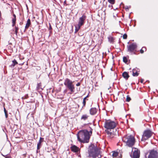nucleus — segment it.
Returning <instances> with one entry per match:
<instances>
[{"mask_svg": "<svg viewBox=\"0 0 158 158\" xmlns=\"http://www.w3.org/2000/svg\"><path fill=\"white\" fill-rule=\"evenodd\" d=\"M88 155L86 158H100L101 157L100 147L95 144H91L88 148Z\"/></svg>", "mask_w": 158, "mask_h": 158, "instance_id": "nucleus-1", "label": "nucleus"}, {"mask_svg": "<svg viewBox=\"0 0 158 158\" xmlns=\"http://www.w3.org/2000/svg\"><path fill=\"white\" fill-rule=\"evenodd\" d=\"M92 131H89L86 130H82L80 131L77 134L78 140L82 143H88L89 141Z\"/></svg>", "mask_w": 158, "mask_h": 158, "instance_id": "nucleus-2", "label": "nucleus"}, {"mask_svg": "<svg viewBox=\"0 0 158 158\" xmlns=\"http://www.w3.org/2000/svg\"><path fill=\"white\" fill-rule=\"evenodd\" d=\"M122 139L127 145L130 147H132L135 142L134 137L131 135H126L123 137Z\"/></svg>", "mask_w": 158, "mask_h": 158, "instance_id": "nucleus-3", "label": "nucleus"}, {"mask_svg": "<svg viewBox=\"0 0 158 158\" xmlns=\"http://www.w3.org/2000/svg\"><path fill=\"white\" fill-rule=\"evenodd\" d=\"M117 126V123L110 120H106L105 122L104 127L107 130L113 129Z\"/></svg>", "mask_w": 158, "mask_h": 158, "instance_id": "nucleus-4", "label": "nucleus"}, {"mask_svg": "<svg viewBox=\"0 0 158 158\" xmlns=\"http://www.w3.org/2000/svg\"><path fill=\"white\" fill-rule=\"evenodd\" d=\"M153 132L150 130H147L144 131L142 135V141H145L149 138L152 135Z\"/></svg>", "mask_w": 158, "mask_h": 158, "instance_id": "nucleus-5", "label": "nucleus"}, {"mask_svg": "<svg viewBox=\"0 0 158 158\" xmlns=\"http://www.w3.org/2000/svg\"><path fill=\"white\" fill-rule=\"evenodd\" d=\"M64 85L71 92H74L75 87L73 84V82L70 80H65L64 82Z\"/></svg>", "mask_w": 158, "mask_h": 158, "instance_id": "nucleus-6", "label": "nucleus"}, {"mask_svg": "<svg viewBox=\"0 0 158 158\" xmlns=\"http://www.w3.org/2000/svg\"><path fill=\"white\" fill-rule=\"evenodd\" d=\"M130 156L131 158H139L140 156V150L136 148H132V153Z\"/></svg>", "mask_w": 158, "mask_h": 158, "instance_id": "nucleus-7", "label": "nucleus"}, {"mask_svg": "<svg viewBox=\"0 0 158 158\" xmlns=\"http://www.w3.org/2000/svg\"><path fill=\"white\" fill-rule=\"evenodd\" d=\"M148 158H158V152L154 149L150 150L148 153Z\"/></svg>", "mask_w": 158, "mask_h": 158, "instance_id": "nucleus-8", "label": "nucleus"}, {"mask_svg": "<svg viewBox=\"0 0 158 158\" xmlns=\"http://www.w3.org/2000/svg\"><path fill=\"white\" fill-rule=\"evenodd\" d=\"M127 48L128 52H132L136 51L137 45L135 43H133L129 46H127Z\"/></svg>", "mask_w": 158, "mask_h": 158, "instance_id": "nucleus-9", "label": "nucleus"}, {"mask_svg": "<svg viewBox=\"0 0 158 158\" xmlns=\"http://www.w3.org/2000/svg\"><path fill=\"white\" fill-rule=\"evenodd\" d=\"M86 16L85 15H83L81 17L79 18L77 25L80 27L83 25L85 23V20L86 19Z\"/></svg>", "mask_w": 158, "mask_h": 158, "instance_id": "nucleus-10", "label": "nucleus"}, {"mask_svg": "<svg viewBox=\"0 0 158 158\" xmlns=\"http://www.w3.org/2000/svg\"><path fill=\"white\" fill-rule=\"evenodd\" d=\"M97 111L98 110L96 108H92L89 110L90 114L91 115H94L96 114Z\"/></svg>", "mask_w": 158, "mask_h": 158, "instance_id": "nucleus-11", "label": "nucleus"}, {"mask_svg": "<svg viewBox=\"0 0 158 158\" xmlns=\"http://www.w3.org/2000/svg\"><path fill=\"white\" fill-rule=\"evenodd\" d=\"M70 149L71 151L74 152H77L79 151V148L75 145H73L72 146Z\"/></svg>", "mask_w": 158, "mask_h": 158, "instance_id": "nucleus-12", "label": "nucleus"}, {"mask_svg": "<svg viewBox=\"0 0 158 158\" xmlns=\"http://www.w3.org/2000/svg\"><path fill=\"white\" fill-rule=\"evenodd\" d=\"M106 132L108 136L111 139L114 138L115 135L114 132H112L110 131H106Z\"/></svg>", "mask_w": 158, "mask_h": 158, "instance_id": "nucleus-13", "label": "nucleus"}, {"mask_svg": "<svg viewBox=\"0 0 158 158\" xmlns=\"http://www.w3.org/2000/svg\"><path fill=\"white\" fill-rule=\"evenodd\" d=\"M44 139L40 137L39 142L37 143V149L39 150L42 146V143Z\"/></svg>", "mask_w": 158, "mask_h": 158, "instance_id": "nucleus-14", "label": "nucleus"}, {"mask_svg": "<svg viewBox=\"0 0 158 158\" xmlns=\"http://www.w3.org/2000/svg\"><path fill=\"white\" fill-rule=\"evenodd\" d=\"M13 17L12 18V26L13 27H14L16 24V15L13 14Z\"/></svg>", "mask_w": 158, "mask_h": 158, "instance_id": "nucleus-15", "label": "nucleus"}, {"mask_svg": "<svg viewBox=\"0 0 158 158\" xmlns=\"http://www.w3.org/2000/svg\"><path fill=\"white\" fill-rule=\"evenodd\" d=\"M31 24V20L29 19L27 20V23L25 27V29L24 31V32H25V31L28 28Z\"/></svg>", "mask_w": 158, "mask_h": 158, "instance_id": "nucleus-16", "label": "nucleus"}, {"mask_svg": "<svg viewBox=\"0 0 158 158\" xmlns=\"http://www.w3.org/2000/svg\"><path fill=\"white\" fill-rule=\"evenodd\" d=\"M36 89L39 92H40L43 89L42 87L41 83H39L37 84Z\"/></svg>", "mask_w": 158, "mask_h": 158, "instance_id": "nucleus-17", "label": "nucleus"}, {"mask_svg": "<svg viewBox=\"0 0 158 158\" xmlns=\"http://www.w3.org/2000/svg\"><path fill=\"white\" fill-rule=\"evenodd\" d=\"M89 117V116L86 114H83L81 117V120L85 121L88 119Z\"/></svg>", "mask_w": 158, "mask_h": 158, "instance_id": "nucleus-18", "label": "nucleus"}, {"mask_svg": "<svg viewBox=\"0 0 158 158\" xmlns=\"http://www.w3.org/2000/svg\"><path fill=\"white\" fill-rule=\"evenodd\" d=\"M122 76L126 79H128L129 77L128 73L126 72H123L122 74Z\"/></svg>", "mask_w": 158, "mask_h": 158, "instance_id": "nucleus-19", "label": "nucleus"}, {"mask_svg": "<svg viewBox=\"0 0 158 158\" xmlns=\"http://www.w3.org/2000/svg\"><path fill=\"white\" fill-rule=\"evenodd\" d=\"M112 153V156L113 158H117L116 157L119 154L118 152L115 151H113Z\"/></svg>", "mask_w": 158, "mask_h": 158, "instance_id": "nucleus-20", "label": "nucleus"}, {"mask_svg": "<svg viewBox=\"0 0 158 158\" xmlns=\"http://www.w3.org/2000/svg\"><path fill=\"white\" fill-rule=\"evenodd\" d=\"M108 41L111 43H113L114 38L111 36H109L108 38Z\"/></svg>", "mask_w": 158, "mask_h": 158, "instance_id": "nucleus-21", "label": "nucleus"}, {"mask_svg": "<svg viewBox=\"0 0 158 158\" xmlns=\"http://www.w3.org/2000/svg\"><path fill=\"white\" fill-rule=\"evenodd\" d=\"M132 75L133 76H137L139 75V73L137 72L136 70L134 69L132 70Z\"/></svg>", "mask_w": 158, "mask_h": 158, "instance_id": "nucleus-22", "label": "nucleus"}, {"mask_svg": "<svg viewBox=\"0 0 158 158\" xmlns=\"http://www.w3.org/2000/svg\"><path fill=\"white\" fill-rule=\"evenodd\" d=\"M12 64L10 65V66L11 68L14 67L16 64H18V62L15 59H14V60H13L12 61Z\"/></svg>", "mask_w": 158, "mask_h": 158, "instance_id": "nucleus-23", "label": "nucleus"}, {"mask_svg": "<svg viewBox=\"0 0 158 158\" xmlns=\"http://www.w3.org/2000/svg\"><path fill=\"white\" fill-rule=\"evenodd\" d=\"M15 27L14 28V30L15 31V34H16L17 36V34L18 33V30H19V27L18 26H16L15 25L14 26Z\"/></svg>", "mask_w": 158, "mask_h": 158, "instance_id": "nucleus-24", "label": "nucleus"}, {"mask_svg": "<svg viewBox=\"0 0 158 158\" xmlns=\"http://www.w3.org/2000/svg\"><path fill=\"white\" fill-rule=\"evenodd\" d=\"M81 27L77 25L75 26V32L76 33L81 28Z\"/></svg>", "mask_w": 158, "mask_h": 158, "instance_id": "nucleus-25", "label": "nucleus"}, {"mask_svg": "<svg viewBox=\"0 0 158 158\" xmlns=\"http://www.w3.org/2000/svg\"><path fill=\"white\" fill-rule=\"evenodd\" d=\"M87 100L86 99V98H84L83 99V101L82 102V103L83 104V106H82V108L85 107L86 105V100Z\"/></svg>", "mask_w": 158, "mask_h": 158, "instance_id": "nucleus-26", "label": "nucleus"}, {"mask_svg": "<svg viewBox=\"0 0 158 158\" xmlns=\"http://www.w3.org/2000/svg\"><path fill=\"white\" fill-rule=\"evenodd\" d=\"M123 62L125 63H127V59L126 57L124 56L123 57Z\"/></svg>", "mask_w": 158, "mask_h": 158, "instance_id": "nucleus-27", "label": "nucleus"}, {"mask_svg": "<svg viewBox=\"0 0 158 158\" xmlns=\"http://www.w3.org/2000/svg\"><path fill=\"white\" fill-rule=\"evenodd\" d=\"M131 99L129 95H127V97L126 101L127 102H129L131 100Z\"/></svg>", "mask_w": 158, "mask_h": 158, "instance_id": "nucleus-28", "label": "nucleus"}, {"mask_svg": "<svg viewBox=\"0 0 158 158\" xmlns=\"http://www.w3.org/2000/svg\"><path fill=\"white\" fill-rule=\"evenodd\" d=\"M108 1L112 4H114L115 2L114 0H108Z\"/></svg>", "mask_w": 158, "mask_h": 158, "instance_id": "nucleus-29", "label": "nucleus"}, {"mask_svg": "<svg viewBox=\"0 0 158 158\" xmlns=\"http://www.w3.org/2000/svg\"><path fill=\"white\" fill-rule=\"evenodd\" d=\"M28 98V95L27 94L25 95L24 96L22 97V98L23 99H27V98Z\"/></svg>", "mask_w": 158, "mask_h": 158, "instance_id": "nucleus-30", "label": "nucleus"}, {"mask_svg": "<svg viewBox=\"0 0 158 158\" xmlns=\"http://www.w3.org/2000/svg\"><path fill=\"white\" fill-rule=\"evenodd\" d=\"M127 38V35L126 34H124L123 35V38L124 39H126Z\"/></svg>", "mask_w": 158, "mask_h": 158, "instance_id": "nucleus-31", "label": "nucleus"}, {"mask_svg": "<svg viewBox=\"0 0 158 158\" xmlns=\"http://www.w3.org/2000/svg\"><path fill=\"white\" fill-rule=\"evenodd\" d=\"M144 80H139L137 84H138L139 82H140L141 83H143L144 82Z\"/></svg>", "mask_w": 158, "mask_h": 158, "instance_id": "nucleus-32", "label": "nucleus"}, {"mask_svg": "<svg viewBox=\"0 0 158 158\" xmlns=\"http://www.w3.org/2000/svg\"><path fill=\"white\" fill-rule=\"evenodd\" d=\"M4 110L5 114L6 113H8L7 111H6V108L5 107L4 108Z\"/></svg>", "mask_w": 158, "mask_h": 158, "instance_id": "nucleus-33", "label": "nucleus"}, {"mask_svg": "<svg viewBox=\"0 0 158 158\" xmlns=\"http://www.w3.org/2000/svg\"><path fill=\"white\" fill-rule=\"evenodd\" d=\"M64 5L67 6V4H66V1L65 0L64 2Z\"/></svg>", "mask_w": 158, "mask_h": 158, "instance_id": "nucleus-34", "label": "nucleus"}, {"mask_svg": "<svg viewBox=\"0 0 158 158\" xmlns=\"http://www.w3.org/2000/svg\"><path fill=\"white\" fill-rule=\"evenodd\" d=\"M140 52L141 53H143L144 52V51L143 50L141 49L140 50Z\"/></svg>", "mask_w": 158, "mask_h": 158, "instance_id": "nucleus-35", "label": "nucleus"}, {"mask_svg": "<svg viewBox=\"0 0 158 158\" xmlns=\"http://www.w3.org/2000/svg\"><path fill=\"white\" fill-rule=\"evenodd\" d=\"M52 27L51 25V24L49 23V30H52Z\"/></svg>", "mask_w": 158, "mask_h": 158, "instance_id": "nucleus-36", "label": "nucleus"}, {"mask_svg": "<svg viewBox=\"0 0 158 158\" xmlns=\"http://www.w3.org/2000/svg\"><path fill=\"white\" fill-rule=\"evenodd\" d=\"M81 83L80 82H78L76 84V86H79L80 85Z\"/></svg>", "mask_w": 158, "mask_h": 158, "instance_id": "nucleus-37", "label": "nucleus"}, {"mask_svg": "<svg viewBox=\"0 0 158 158\" xmlns=\"http://www.w3.org/2000/svg\"><path fill=\"white\" fill-rule=\"evenodd\" d=\"M5 117H6V118H7L8 117V113L5 114Z\"/></svg>", "mask_w": 158, "mask_h": 158, "instance_id": "nucleus-38", "label": "nucleus"}, {"mask_svg": "<svg viewBox=\"0 0 158 158\" xmlns=\"http://www.w3.org/2000/svg\"><path fill=\"white\" fill-rule=\"evenodd\" d=\"M6 158H10V157L9 155H7L6 156Z\"/></svg>", "mask_w": 158, "mask_h": 158, "instance_id": "nucleus-39", "label": "nucleus"}, {"mask_svg": "<svg viewBox=\"0 0 158 158\" xmlns=\"http://www.w3.org/2000/svg\"><path fill=\"white\" fill-rule=\"evenodd\" d=\"M142 49H143V50H145V51H146V48L144 47H143Z\"/></svg>", "mask_w": 158, "mask_h": 158, "instance_id": "nucleus-40", "label": "nucleus"}, {"mask_svg": "<svg viewBox=\"0 0 158 158\" xmlns=\"http://www.w3.org/2000/svg\"><path fill=\"white\" fill-rule=\"evenodd\" d=\"M89 97V94L87 95L86 97H85L84 98H86V99L87 100H88V99H87V98Z\"/></svg>", "mask_w": 158, "mask_h": 158, "instance_id": "nucleus-41", "label": "nucleus"}, {"mask_svg": "<svg viewBox=\"0 0 158 158\" xmlns=\"http://www.w3.org/2000/svg\"><path fill=\"white\" fill-rule=\"evenodd\" d=\"M29 102H31L32 103H34L35 102V101H31V102H27V103Z\"/></svg>", "mask_w": 158, "mask_h": 158, "instance_id": "nucleus-42", "label": "nucleus"}, {"mask_svg": "<svg viewBox=\"0 0 158 158\" xmlns=\"http://www.w3.org/2000/svg\"><path fill=\"white\" fill-rule=\"evenodd\" d=\"M122 152H120V156H121V157H122Z\"/></svg>", "mask_w": 158, "mask_h": 158, "instance_id": "nucleus-43", "label": "nucleus"}, {"mask_svg": "<svg viewBox=\"0 0 158 158\" xmlns=\"http://www.w3.org/2000/svg\"><path fill=\"white\" fill-rule=\"evenodd\" d=\"M109 7H112V5H109Z\"/></svg>", "mask_w": 158, "mask_h": 158, "instance_id": "nucleus-44", "label": "nucleus"}, {"mask_svg": "<svg viewBox=\"0 0 158 158\" xmlns=\"http://www.w3.org/2000/svg\"><path fill=\"white\" fill-rule=\"evenodd\" d=\"M111 87V86H110L108 87H107L108 89H110Z\"/></svg>", "mask_w": 158, "mask_h": 158, "instance_id": "nucleus-45", "label": "nucleus"}, {"mask_svg": "<svg viewBox=\"0 0 158 158\" xmlns=\"http://www.w3.org/2000/svg\"><path fill=\"white\" fill-rule=\"evenodd\" d=\"M23 64H24V62H23V63H22L19 64V65H23Z\"/></svg>", "mask_w": 158, "mask_h": 158, "instance_id": "nucleus-46", "label": "nucleus"}, {"mask_svg": "<svg viewBox=\"0 0 158 158\" xmlns=\"http://www.w3.org/2000/svg\"><path fill=\"white\" fill-rule=\"evenodd\" d=\"M147 154H146L145 155L146 158H147Z\"/></svg>", "mask_w": 158, "mask_h": 158, "instance_id": "nucleus-47", "label": "nucleus"}, {"mask_svg": "<svg viewBox=\"0 0 158 158\" xmlns=\"http://www.w3.org/2000/svg\"><path fill=\"white\" fill-rule=\"evenodd\" d=\"M126 9H129V8L128 7H127L126 8Z\"/></svg>", "mask_w": 158, "mask_h": 158, "instance_id": "nucleus-48", "label": "nucleus"}, {"mask_svg": "<svg viewBox=\"0 0 158 158\" xmlns=\"http://www.w3.org/2000/svg\"><path fill=\"white\" fill-rule=\"evenodd\" d=\"M22 23L21 22H20V23H19V24H20V25H21L22 24Z\"/></svg>", "mask_w": 158, "mask_h": 158, "instance_id": "nucleus-49", "label": "nucleus"}, {"mask_svg": "<svg viewBox=\"0 0 158 158\" xmlns=\"http://www.w3.org/2000/svg\"><path fill=\"white\" fill-rule=\"evenodd\" d=\"M1 11H0V16H1Z\"/></svg>", "mask_w": 158, "mask_h": 158, "instance_id": "nucleus-50", "label": "nucleus"}, {"mask_svg": "<svg viewBox=\"0 0 158 158\" xmlns=\"http://www.w3.org/2000/svg\"><path fill=\"white\" fill-rule=\"evenodd\" d=\"M122 4H123V3L122 2L121 3V5H122Z\"/></svg>", "mask_w": 158, "mask_h": 158, "instance_id": "nucleus-51", "label": "nucleus"}, {"mask_svg": "<svg viewBox=\"0 0 158 158\" xmlns=\"http://www.w3.org/2000/svg\"><path fill=\"white\" fill-rule=\"evenodd\" d=\"M113 85V83H111V85Z\"/></svg>", "mask_w": 158, "mask_h": 158, "instance_id": "nucleus-52", "label": "nucleus"}, {"mask_svg": "<svg viewBox=\"0 0 158 158\" xmlns=\"http://www.w3.org/2000/svg\"><path fill=\"white\" fill-rule=\"evenodd\" d=\"M39 69H40V67H39Z\"/></svg>", "mask_w": 158, "mask_h": 158, "instance_id": "nucleus-53", "label": "nucleus"}, {"mask_svg": "<svg viewBox=\"0 0 158 158\" xmlns=\"http://www.w3.org/2000/svg\"><path fill=\"white\" fill-rule=\"evenodd\" d=\"M134 54H135V52H134Z\"/></svg>", "mask_w": 158, "mask_h": 158, "instance_id": "nucleus-54", "label": "nucleus"}]
</instances>
